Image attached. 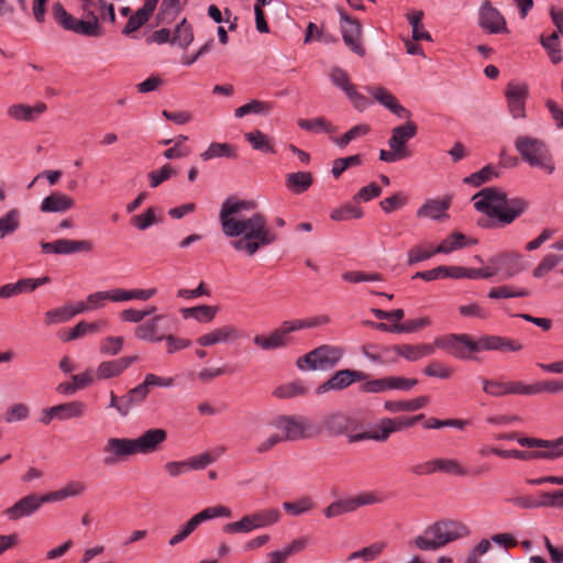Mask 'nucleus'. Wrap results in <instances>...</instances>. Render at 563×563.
Listing matches in <instances>:
<instances>
[{"label": "nucleus", "instance_id": "f257e3e1", "mask_svg": "<svg viewBox=\"0 0 563 563\" xmlns=\"http://www.w3.org/2000/svg\"><path fill=\"white\" fill-rule=\"evenodd\" d=\"M255 209L256 202L252 200L229 197L222 202L219 212L223 234L235 238L230 245L249 256L277 240V234L268 228L266 217L255 212Z\"/></svg>", "mask_w": 563, "mask_h": 563}, {"label": "nucleus", "instance_id": "f03ea898", "mask_svg": "<svg viewBox=\"0 0 563 563\" xmlns=\"http://www.w3.org/2000/svg\"><path fill=\"white\" fill-rule=\"evenodd\" d=\"M283 430L284 433H271L267 438L260 441L255 448L257 454H265L273 450L277 444L284 441H298L303 439L317 438L321 433V428L310 418L305 416H277L268 420L263 426V433L266 429Z\"/></svg>", "mask_w": 563, "mask_h": 563}, {"label": "nucleus", "instance_id": "7ed1b4c3", "mask_svg": "<svg viewBox=\"0 0 563 563\" xmlns=\"http://www.w3.org/2000/svg\"><path fill=\"white\" fill-rule=\"evenodd\" d=\"M435 345L457 358L466 360L472 353L484 351H520L522 344L516 340L499 335H482L473 340L467 334H449L435 339Z\"/></svg>", "mask_w": 563, "mask_h": 563}, {"label": "nucleus", "instance_id": "20e7f679", "mask_svg": "<svg viewBox=\"0 0 563 563\" xmlns=\"http://www.w3.org/2000/svg\"><path fill=\"white\" fill-rule=\"evenodd\" d=\"M472 200L477 211L497 219L501 224L512 223L529 208V201L507 194L497 187H486L476 192Z\"/></svg>", "mask_w": 563, "mask_h": 563}, {"label": "nucleus", "instance_id": "39448f33", "mask_svg": "<svg viewBox=\"0 0 563 563\" xmlns=\"http://www.w3.org/2000/svg\"><path fill=\"white\" fill-rule=\"evenodd\" d=\"M468 534L470 529L466 525L457 520L445 519L427 527L413 540V544L422 551H435Z\"/></svg>", "mask_w": 563, "mask_h": 563}, {"label": "nucleus", "instance_id": "423d86ee", "mask_svg": "<svg viewBox=\"0 0 563 563\" xmlns=\"http://www.w3.org/2000/svg\"><path fill=\"white\" fill-rule=\"evenodd\" d=\"M330 321L327 316H319L310 319H296L284 321L278 328L268 334L260 333L254 335L253 343L264 352L286 347L289 343V334L302 329L316 328Z\"/></svg>", "mask_w": 563, "mask_h": 563}, {"label": "nucleus", "instance_id": "0eeeda50", "mask_svg": "<svg viewBox=\"0 0 563 563\" xmlns=\"http://www.w3.org/2000/svg\"><path fill=\"white\" fill-rule=\"evenodd\" d=\"M282 511L276 507L260 509L244 515L240 520L223 525L222 532L227 534H247L256 529H263L278 523Z\"/></svg>", "mask_w": 563, "mask_h": 563}, {"label": "nucleus", "instance_id": "6e6552de", "mask_svg": "<svg viewBox=\"0 0 563 563\" xmlns=\"http://www.w3.org/2000/svg\"><path fill=\"white\" fill-rule=\"evenodd\" d=\"M515 146L530 166L543 169L548 174L554 172L555 166L552 156L548 146L541 140L519 136L516 139Z\"/></svg>", "mask_w": 563, "mask_h": 563}, {"label": "nucleus", "instance_id": "1a4fd4ad", "mask_svg": "<svg viewBox=\"0 0 563 563\" xmlns=\"http://www.w3.org/2000/svg\"><path fill=\"white\" fill-rule=\"evenodd\" d=\"M343 355V347L323 344L299 357L297 366L301 371H328L336 366Z\"/></svg>", "mask_w": 563, "mask_h": 563}, {"label": "nucleus", "instance_id": "9d476101", "mask_svg": "<svg viewBox=\"0 0 563 563\" xmlns=\"http://www.w3.org/2000/svg\"><path fill=\"white\" fill-rule=\"evenodd\" d=\"M52 13L55 21L65 30L85 36H100L102 34L98 16L93 12L87 14L86 21L78 20L69 14L59 2H56L52 7Z\"/></svg>", "mask_w": 563, "mask_h": 563}, {"label": "nucleus", "instance_id": "9b49d317", "mask_svg": "<svg viewBox=\"0 0 563 563\" xmlns=\"http://www.w3.org/2000/svg\"><path fill=\"white\" fill-rule=\"evenodd\" d=\"M321 432L324 431L330 435L338 437L346 434L349 438L353 432L358 430L360 423L342 411H333L324 415L321 420Z\"/></svg>", "mask_w": 563, "mask_h": 563}, {"label": "nucleus", "instance_id": "f8f14e48", "mask_svg": "<svg viewBox=\"0 0 563 563\" xmlns=\"http://www.w3.org/2000/svg\"><path fill=\"white\" fill-rule=\"evenodd\" d=\"M104 456L102 463L107 466L118 464L130 455H135L132 439L109 438L102 449Z\"/></svg>", "mask_w": 563, "mask_h": 563}, {"label": "nucleus", "instance_id": "ddd939ff", "mask_svg": "<svg viewBox=\"0 0 563 563\" xmlns=\"http://www.w3.org/2000/svg\"><path fill=\"white\" fill-rule=\"evenodd\" d=\"M330 79L333 85L344 91L355 109L363 111L369 106L371 101L356 90L355 85L351 82L350 77L345 70L340 67L332 68L330 73Z\"/></svg>", "mask_w": 563, "mask_h": 563}, {"label": "nucleus", "instance_id": "4468645a", "mask_svg": "<svg viewBox=\"0 0 563 563\" xmlns=\"http://www.w3.org/2000/svg\"><path fill=\"white\" fill-rule=\"evenodd\" d=\"M367 374L355 369H340L335 372L327 382L317 388V394H325L330 390H343L355 382L367 379Z\"/></svg>", "mask_w": 563, "mask_h": 563}, {"label": "nucleus", "instance_id": "2eb2a0df", "mask_svg": "<svg viewBox=\"0 0 563 563\" xmlns=\"http://www.w3.org/2000/svg\"><path fill=\"white\" fill-rule=\"evenodd\" d=\"M167 440V432L162 428L147 429L137 438L132 439L136 454H151L161 450Z\"/></svg>", "mask_w": 563, "mask_h": 563}, {"label": "nucleus", "instance_id": "dca6fc26", "mask_svg": "<svg viewBox=\"0 0 563 563\" xmlns=\"http://www.w3.org/2000/svg\"><path fill=\"white\" fill-rule=\"evenodd\" d=\"M506 99L508 110L514 119L526 117V100L529 95V88L526 84L510 81L506 88Z\"/></svg>", "mask_w": 563, "mask_h": 563}, {"label": "nucleus", "instance_id": "f3484780", "mask_svg": "<svg viewBox=\"0 0 563 563\" xmlns=\"http://www.w3.org/2000/svg\"><path fill=\"white\" fill-rule=\"evenodd\" d=\"M339 13L341 16L342 37L345 45L355 54L363 56L365 49L358 42L362 33L360 22L350 18L343 10H340Z\"/></svg>", "mask_w": 563, "mask_h": 563}, {"label": "nucleus", "instance_id": "a211bd4d", "mask_svg": "<svg viewBox=\"0 0 563 563\" xmlns=\"http://www.w3.org/2000/svg\"><path fill=\"white\" fill-rule=\"evenodd\" d=\"M488 263L496 265L503 279L511 278L525 269L521 255L515 252L499 253L490 257Z\"/></svg>", "mask_w": 563, "mask_h": 563}, {"label": "nucleus", "instance_id": "6ab92c4d", "mask_svg": "<svg viewBox=\"0 0 563 563\" xmlns=\"http://www.w3.org/2000/svg\"><path fill=\"white\" fill-rule=\"evenodd\" d=\"M479 25L494 34L507 31L505 18L489 0H485L479 8Z\"/></svg>", "mask_w": 563, "mask_h": 563}, {"label": "nucleus", "instance_id": "aec40b11", "mask_svg": "<svg viewBox=\"0 0 563 563\" xmlns=\"http://www.w3.org/2000/svg\"><path fill=\"white\" fill-rule=\"evenodd\" d=\"M365 90L373 96V98L382 106L387 108L390 112L401 119H409L411 112L402 107L396 99V97L389 92L386 88L380 86H366Z\"/></svg>", "mask_w": 563, "mask_h": 563}, {"label": "nucleus", "instance_id": "412c9836", "mask_svg": "<svg viewBox=\"0 0 563 563\" xmlns=\"http://www.w3.org/2000/svg\"><path fill=\"white\" fill-rule=\"evenodd\" d=\"M41 507L40 496L36 494H29L19 499L11 507L7 508L3 511V515L11 521H18L23 517L34 515Z\"/></svg>", "mask_w": 563, "mask_h": 563}, {"label": "nucleus", "instance_id": "4be33fe9", "mask_svg": "<svg viewBox=\"0 0 563 563\" xmlns=\"http://www.w3.org/2000/svg\"><path fill=\"white\" fill-rule=\"evenodd\" d=\"M241 338V332L232 324L217 328L197 339L200 346H211L220 343H231Z\"/></svg>", "mask_w": 563, "mask_h": 563}, {"label": "nucleus", "instance_id": "5701e85b", "mask_svg": "<svg viewBox=\"0 0 563 563\" xmlns=\"http://www.w3.org/2000/svg\"><path fill=\"white\" fill-rule=\"evenodd\" d=\"M139 360V356H124L117 360L103 361L96 369L97 379H110L119 377L128 367Z\"/></svg>", "mask_w": 563, "mask_h": 563}, {"label": "nucleus", "instance_id": "b1692460", "mask_svg": "<svg viewBox=\"0 0 563 563\" xmlns=\"http://www.w3.org/2000/svg\"><path fill=\"white\" fill-rule=\"evenodd\" d=\"M418 131V126L413 121L407 119L405 124L398 125L391 130V136L388 140L390 150L400 151V153H411L406 144L411 140Z\"/></svg>", "mask_w": 563, "mask_h": 563}, {"label": "nucleus", "instance_id": "393cba45", "mask_svg": "<svg viewBox=\"0 0 563 563\" xmlns=\"http://www.w3.org/2000/svg\"><path fill=\"white\" fill-rule=\"evenodd\" d=\"M393 433L394 431L391 428L390 418L385 417L380 419L379 422L375 424L371 430L351 434L350 442L355 443L365 440L386 442Z\"/></svg>", "mask_w": 563, "mask_h": 563}, {"label": "nucleus", "instance_id": "a878e982", "mask_svg": "<svg viewBox=\"0 0 563 563\" xmlns=\"http://www.w3.org/2000/svg\"><path fill=\"white\" fill-rule=\"evenodd\" d=\"M75 200L60 191H53L45 197L40 206V210L43 213H64L73 209Z\"/></svg>", "mask_w": 563, "mask_h": 563}, {"label": "nucleus", "instance_id": "bb28decb", "mask_svg": "<svg viewBox=\"0 0 563 563\" xmlns=\"http://www.w3.org/2000/svg\"><path fill=\"white\" fill-rule=\"evenodd\" d=\"M158 0H146L142 8L135 11L134 14L130 15L122 33L124 35H131L133 32L137 31L141 26H143L153 15Z\"/></svg>", "mask_w": 563, "mask_h": 563}, {"label": "nucleus", "instance_id": "cd10ccee", "mask_svg": "<svg viewBox=\"0 0 563 563\" xmlns=\"http://www.w3.org/2000/svg\"><path fill=\"white\" fill-rule=\"evenodd\" d=\"M46 110V104L40 102L35 106L15 103L7 109V114L16 121L32 122Z\"/></svg>", "mask_w": 563, "mask_h": 563}, {"label": "nucleus", "instance_id": "c85d7f7f", "mask_svg": "<svg viewBox=\"0 0 563 563\" xmlns=\"http://www.w3.org/2000/svg\"><path fill=\"white\" fill-rule=\"evenodd\" d=\"M451 199H429L427 200L417 211V216L419 218H430L432 220H440L442 218H448L445 213L450 208Z\"/></svg>", "mask_w": 563, "mask_h": 563}, {"label": "nucleus", "instance_id": "c756f323", "mask_svg": "<svg viewBox=\"0 0 563 563\" xmlns=\"http://www.w3.org/2000/svg\"><path fill=\"white\" fill-rule=\"evenodd\" d=\"M165 319V316L157 314L146 322L135 328V336L150 342H159L164 340V334H159V322Z\"/></svg>", "mask_w": 563, "mask_h": 563}, {"label": "nucleus", "instance_id": "7c9ffc66", "mask_svg": "<svg viewBox=\"0 0 563 563\" xmlns=\"http://www.w3.org/2000/svg\"><path fill=\"white\" fill-rule=\"evenodd\" d=\"M87 405L79 400H73L54 406V413L60 421L82 418L86 415Z\"/></svg>", "mask_w": 563, "mask_h": 563}, {"label": "nucleus", "instance_id": "2f4dec72", "mask_svg": "<svg viewBox=\"0 0 563 563\" xmlns=\"http://www.w3.org/2000/svg\"><path fill=\"white\" fill-rule=\"evenodd\" d=\"M429 402L428 396H420L411 400H387L384 404V408L389 412H402V411H416L423 408Z\"/></svg>", "mask_w": 563, "mask_h": 563}, {"label": "nucleus", "instance_id": "473e14b6", "mask_svg": "<svg viewBox=\"0 0 563 563\" xmlns=\"http://www.w3.org/2000/svg\"><path fill=\"white\" fill-rule=\"evenodd\" d=\"M56 254L69 255L78 252H90L93 244L89 240H56Z\"/></svg>", "mask_w": 563, "mask_h": 563}, {"label": "nucleus", "instance_id": "72a5a7b5", "mask_svg": "<svg viewBox=\"0 0 563 563\" xmlns=\"http://www.w3.org/2000/svg\"><path fill=\"white\" fill-rule=\"evenodd\" d=\"M112 301L113 302H122V301H129L133 299L137 300H148L156 294L155 288L150 289H122V288H114L112 289Z\"/></svg>", "mask_w": 563, "mask_h": 563}, {"label": "nucleus", "instance_id": "f704fd0d", "mask_svg": "<svg viewBox=\"0 0 563 563\" xmlns=\"http://www.w3.org/2000/svg\"><path fill=\"white\" fill-rule=\"evenodd\" d=\"M218 517L231 518L232 511L229 507L225 506L207 507L192 516L190 521L195 525L196 528H198V526L202 522Z\"/></svg>", "mask_w": 563, "mask_h": 563}, {"label": "nucleus", "instance_id": "c9c22d12", "mask_svg": "<svg viewBox=\"0 0 563 563\" xmlns=\"http://www.w3.org/2000/svg\"><path fill=\"white\" fill-rule=\"evenodd\" d=\"M297 124L306 131L320 133L324 132L327 134H332L336 132V128L329 121H327L322 117L313 118V119H299Z\"/></svg>", "mask_w": 563, "mask_h": 563}, {"label": "nucleus", "instance_id": "e433bc0d", "mask_svg": "<svg viewBox=\"0 0 563 563\" xmlns=\"http://www.w3.org/2000/svg\"><path fill=\"white\" fill-rule=\"evenodd\" d=\"M312 185V175L309 172H297L286 176V186L296 194L306 191Z\"/></svg>", "mask_w": 563, "mask_h": 563}, {"label": "nucleus", "instance_id": "4c0bfd02", "mask_svg": "<svg viewBox=\"0 0 563 563\" xmlns=\"http://www.w3.org/2000/svg\"><path fill=\"white\" fill-rule=\"evenodd\" d=\"M219 308L217 306H197L191 308L183 309V316L185 318H195L200 322H210L214 319Z\"/></svg>", "mask_w": 563, "mask_h": 563}, {"label": "nucleus", "instance_id": "58836bf2", "mask_svg": "<svg viewBox=\"0 0 563 563\" xmlns=\"http://www.w3.org/2000/svg\"><path fill=\"white\" fill-rule=\"evenodd\" d=\"M483 391L490 397L507 396V380L500 378L478 377Z\"/></svg>", "mask_w": 563, "mask_h": 563}, {"label": "nucleus", "instance_id": "ea45409f", "mask_svg": "<svg viewBox=\"0 0 563 563\" xmlns=\"http://www.w3.org/2000/svg\"><path fill=\"white\" fill-rule=\"evenodd\" d=\"M200 156L203 161L217 157H235L236 151L231 144L213 142Z\"/></svg>", "mask_w": 563, "mask_h": 563}, {"label": "nucleus", "instance_id": "a19ab883", "mask_svg": "<svg viewBox=\"0 0 563 563\" xmlns=\"http://www.w3.org/2000/svg\"><path fill=\"white\" fill-rule=\"evenodd\" d=\"M465 244L466 236L461 232H453L434 249V252L450 254L455 250L462 249Z\"/></svg>", "mask_w": 563, "mask_h": 563}, {"label": "nucleus", "instance_id": "79ce46f5", "mask_svg": "<svg viewBox=\"0 0 563 563\" xmlns=\"http://www.w3.org/2000/svg\"><path fill=\"white\" fill-rule=\"evenodd\" d=\"M245 139L254 150L263 153H274V146L271 139L260 130L246 133Z\"/></svg>", "mask_w": 563, "mask_h": 563}, {"label": "nucleus", "instance_id": "37998d69", "mask_svg": "<svg viewBox=\"0 0 563 563\" xmlns=\"http://www.w3.org/2000/svg\"><path fill=\"white\" fill-rule=\"evenodd\" d=\"M224 452V448L219 449L218 453L203 452L202 454L191 456L187 460L188 470H203L208 465L214 463L218 457Z\"/></svg>", "mask_w": 563, "mask_h": 563}, {"label": "nucleus", "instance_id": "c03bdc74", "mask_svg": "<svg viewBox=\"0 0 563 563\" xmlns=\"http://www.w3.org/2000/svg\"><path fill=\"white\" fill-rule=\"evenodd\" d=\"M194 41V32L191 25L186 19H183L176 26L172 42L181 47H187Z\"/></svg>", "mask_w": 563, "mask_h": 563}, {"label": "nucleus", "instance_id": "a18cd8bd", "mask_svg": "<svg viewBox=\"0 0 563 563\" xmlns=\"http://www.w3.org/2000/svg\"><path fill=\"white\" fill-rule=\"evenodd\" d=\"M307 394V388L300 382H291L275 388L273 395L280 399L292 398Z\"/></svg>", "mask_w": 563, "mask_h": 563}, {"label": "nucleus", "instance_id": "49530a36", "mask_svg": "<svg viewBox=\"0 0 563 563\" xmlns=\"http://www.w3.org/2000/svg\"><path fill=\"white\" fill-rule=\"evenodd\" d=\"M272 110V104L266 101L252 100L251 102L235 109V117L243 118L250 113L267 114Z\"/></svg>", "mask_w": 563, "mask_h": 563}, {"label": "nucleus", "instance_id": "de8ad7c7", "mask_svg": "<svg viewBox=\"0 0 563 563\" xmlns=\"http://www.w3.org/2000/svg\"><path fill=\"white\" fill-rule=\"evenodd\" d=\"M438 472L449 475L466 476L467 470L455 459H437Z\"/></svg>", "mask_w": 563, "mask_h": 563}, {"label": "nucleus", "instance_id": "09e8293b", "mask_svg": "<svg viewBox=\"0 0 563 563\" xmlns=\"http://www.w3.org/2000/svg\"><path fill=\"white\" fill-rule=\"evenodd\" d=\"M150 393V387L146 384L145 379L143 383L139 384L134 388L130 389L125 395V402H128L129 410L133 407L141 405Z\"/></svg>", "mask_w": 563, "mask_h": 563}, {"label": "nucleus", "instance_id": "8fccbe9b", "mask_svg": "<svg viewBox=\"0 0 563 563\" xmlns=\"http://www.w3.org/2000/svg\"><path fill=\"white\" fill-rule=\"evenodd\" d=\"M530 296V291L528 289L521 288L515 290L511 286H499L494 287L489 290L488 297L490 299H507V298H516V297H528Z\"/></svg>", "mask_w": 563, "mask_h": 563}, {"label": "nucleus", "instance_id": "3c124183", "mask_svg": "<svg viewBox=\"0 0 563 563\" xmlns=\"http://www.w3.org/2000/svg\"><path fill=\"white\" fill-rule=\"evenodd\" d=\"M20 225V212L18 209H11L0 218V235L5 236L13 233Z\"/></svg>", "mask_w": 563, "mask_h": 563}, {"label": "nucleus", "instance_id": "603ef678", "mask_svg": "<svg viewBox=\"0 0 563 563\" xmlns=\"http://www.w3.org/2000/svg\"><path fill=\"white\" fill-rule=\"evenodd\" d=\"M408 22L412 27V37L415 41L426 40L430 41L431 35L429 32L422 30L421 21L423 19V12L418 10L407 15Z\"/></svg>", "mask_w": 563, "mask_h": 563}, {"label": "nucleus", "instance_id": "864d4df0", "mask_svg": "<svg viewBox=\"0 0 563 563\" xmlns=\"http://www.w3.org/2000/svg\"><path fill=\"white\" fill-rule=\"evenodd\" d=\"M314 504L312 499L308 496L301 497L296 501H285L283 504V508L285 511L291 516H300L305 512H308L313 508Z\"/></svg>", "mask_w": 563, "mask_h": 563}, {"label": "nucleus", "instance_id": "5fc2aeb1", "mask_svg": "<svg viewBox=\"0 0 563 563\" xmlns=\"http://www.w3.org/2000/svg\"><path fill=\"white\" fill-rule=\"evenodd\" d=\"M363 217V211L350 203H346L338 209L332 210L330 218L333 221H346L350 219H360Z\"/></svg>", "mask_w": 563, "mask_h": 563}, {"label": "nucleus", "instance_id": "6e6d98bb", "mask_svg": "<svg viewBox=\"0 0 563 563\" xmlns=\"http://www.w3.org/2000/svg\"><path fill=\"white\" fill-rule=\"evenodd\" d=\"M496 177H498V173L495 170L494 167L487 165L484 168H482L479 172L473 173L472 175L467 176L464 179V181L468 185L478 187L482 184L489 181Z\"/></svg>", "mask_w": 563, "mask_h": 563}, {"label": "nucleus", "instance_id": "4d7b16f0", "mask_svg": "<svg viewBox=\"0 0 563 563\" xmlns=\"http://www.w3.org/2000/svg\"><path fill=\"white\" fill-rule=\"evenodd\" d=\"M176 174L177 172L170 165L166 164L163 167L152 170L147 174L150 186L152 188H156L164 181L170 179Z\"/></svg>", "mask_w": 563, "mask_h": 563}, {"label": "nucleus", "instance_id": "13d9d810", "mask_svg": "<svg viewBox=\"0 0 563 563\" xmlns=\"http://www.w3.org/2000/svg\"><path fill=\"white\" fill-rule=\"evenodd\" d=\"M563 261L562 255L556 254H548L545 255L539 265L533 271V276L536 278H541L551 272L554 267L559 265L560 262Z\"/></svg>", "mask_w": 563, "mask_h": 563}, {"label": "nucleus", "instance_id": "bf43d9fd", "mask_svg": "<svg viewBox=\"0 0 563 563\" xmlns=\"http://www.w3.org/2000/svg\"><path fill=\"white\" fill-rule=\"evenodd\" d=\"M430 324L431 320L428 317H423L419 319L407 320L404 323H395L394 330H396L397 333H412Z\"/></svg>", "mask_w": 563, "mask_h": 563}, {"label": "nucleus", "instance_id": "052dcab7", "mask_svg": "<svg viewBox=\"0 0 563 563\" xmlns=\"http://www.w3.org/2000/svg\"><path fill=\"white\" fill-rule=\"evenodd\" d=\"M124 339L122 336H107L100 342V353L103 355H118L123 347Z\"/></svg>", "mask_w": 563, "mask_h": 563}, {"label": "nucleus", "instance_id": "680f3d73", "mask_svg": "<svg viewBox=\"0 0 563 563\" xmlns=\"http://www.w3.org/2000/svg\"><path fill=\"white\" fill-rule=\"evenodd\" d=\"M353 507L350 497L340 499L331 503L324 510L323 514L327 518L339 517L346 512H353Z\"/></svg>", "mask_w": 563, "mask_h": 563}, {"label": "nucleus", "instance_id": "e2e57ef3", "mask_svg": "<svg viewBox=\"0 0 563 563\" xmlns=\"http://www.w3.org/2000/svg\"><path fill=\"white\" fill-rule=\"evenodd\" d=\"M71 318L73 312H70V307L67 306L48 310L44 314V321L47 325L66 322Z\"/></svg>", "mask_w": 563, "mask_h": 563}, {"label": "nucleus", "instance_id": "0e129e2a", "mask_svg": "<svg viewBox=\"0 0 563 563\" xmlns=\"http://www.w3.org/2000/svg\"><path fill=\"white\" fill-rule=\"evenodd\" d=\"M157 218L155 216L154 208H147L145 212L141 214L133 216L131 218V223L139 230L145 231L153 224L157 222Z\"/></svg>", "mask_w": 563, "mask_h": 563}, {"label": "nucleus", "instance_id": "69168bd1", "mask_svg": "<svg viewBox=\"0 0 563 563\" xmlns=\"http://www.w3.org/2000/svg\"><path fill=\"white\" fill-rule=\"evenodd\" d=\"M538 394L536 383L528 385L522 380H507V396L509 395H522L532 396Z\"/></svg>", "mask_w": 563, "mask_h": 563}, {"label": "nucleus", "instance_id": "338daca9", "mask_svg": "<svg viewBox=\"0 0 563 563\" xmlns=\"http://www.w3.org/2000/svg\"><path fill=\"white\" fill-rule=\"evenodd\" d=\"M353 510L355 511L360 507L379 504L383 498L376 492H362L356 496L350 497Z\"/></svg>", "mask_w": 563, "mask_h": 563}, {"label": "nucleus", "instance_id": "774afa93", "mask_svg": "<svg viewBox=\"0 0 563 563\" xmlns=\"http://www.w3.org/2000/svg\"><path fill=\"white\" fill-rule=\"evenodd\" d=\"M29 415L30 410L26 405L15 404L7 409L4 420L8 423H13L26 419Z\"/></svg>", "mask_w": 563, "mask_h": 563}]
</instances>
